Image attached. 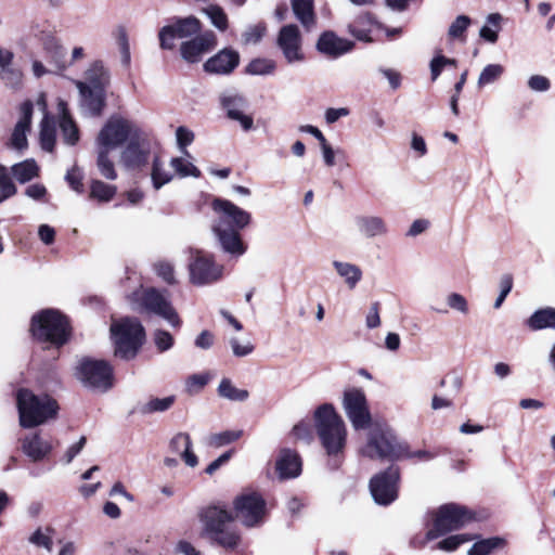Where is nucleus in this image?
I'll return each mask as SVG.
<instances>
[{"mask_svg":"<svg viewBox=\"0 0 555 555\" xmlns=\"http://www.w3.org/2000/svg\"><path fill=\"white\" fill-rule=\"evenodd\" d=\"M137 128L131 120L113 115L99 130L94 139V153L98 171L103 178L111 181L117 179L114 152L126 144Z\"/></svg>","mask_w":555,"mask_h":555,"instance_id":"obj_1","label":"nucleus"},{"mask_svg":"<svg viewBox=\"0 0 555 555\" xmlns=\"http://www.w3.org/2000/svg\"><path fill=\"white\" fill-rule=\"evenodd\" d=\"M314 427L326 455L338 465L347 446L348 429L343 417L331 403L318 406L313 413Z\"/></svg>","mask_w":555,"mask_h":555,"instance_id":"obj_2","label":"nucleus"},{"mask_svg":"<svg viewBox=\"0 0 555 555\" xmlns=\"http://www.w3.org/2000/svg\"><path fill=\"white\" fill-rule=\"evenodd\" d=\"M20 425L34 428L56 417L57 402L46 393H35L30 389L20 388L15 393Z\"/></svg>","mask_w":555,"mask_h":555,"instance_id":"obj_3","label":"nucleus"},{"mask_svg":"<svg viewBox=\"0 0 555 555\" xmlns=\"http://www.w3.org/2000/svg\"><path fill=\"white\" fill-rule=\"evenodd\" d=\"M366 429L365 441L359 449L361 456L378 461H395L403 456L404 446L386 424L374 422Z\"/></svg>","mask_w":555,"mask_h":555,"instance_id":"obj_4","label":"nucleus"},{"mask_svg":"<svg viewBox=\"0 0 555 555\" xmlns=\"http://www.w3.org/2000/svg\"><path fill=\"white\" fill-rule=\"evenodd\" d=\"M202 534L219 545L234 548L240 542V535L229 527L233 517L229 511L218 505H210L198 512Z\"/></svg>","mask_w":555,"mask_h":555,"instance_id":"obj_5","label":"nucleus"},{"mask_svg":"<svg viewBox=\"0 0 555 555\" xmlns=\"http://www.w3.org/2000/svg\"><path fill=\"white\" fill-rule=\"evenodd\" d=\"M109 332L114 353L124 360L133 359L145 339L144 327L133 318L113 321Z\"/></svg>","mask_w":555,"mask_h":555,"instance_id":"obj_6","label":"nucleus"},{"mask_svg":"<svg viewBox=\"0 0 555 555\" xmlns=\"http://www.w3.org/2000/svg\"><path fill=\"white\" fill-rule=\"evenodd\" d=\"M30 330L37 340L54 347L63 346L70 332L67 319L54 309H44L34 314Z\"/></svg>","mask_w":555,"mask_h":555,"instance_id":"obj_7","label":"nucleus"},{"mask_svg":"<svg viewBox=\"0 0 555 555\" xmlns=\"http://www.w3.org/2000/svg\"><path fill=\"white\" fill-rule=\"evenodd\" d=\"M429 515L431 527L426 532V542L459 530L475 519V514L470 509L455 503L443 504L431 511Z\"/></svg>","mask_w":555,"mask_h":555,"instance_id":"obj_8","label":"nucleus"},{"mask_svg":"<svg viewBox=\"0 0 555 555\" xmlns=\"http://www.w3.org/2000/svg\"><path fill=\"white\" fill-rule=\"evenodd\" d=\"M344 412L354 430L366 429L373 422L366 395L363 389L350 387L341 398Z\"/></svg>","mask_w":555,"mask_h":555,"instance_id":"obj_9","label":"nucleus"},{"mask_svg":"<svg viewBox=\"0 0 555 555\" xmlns=\"http://www.w3.org/2000/svg\"><path fill=\"white\" fill-rule=\"evenodd\" d=\"M76 376L86 387L100 392L113 386L112 366L103 360L82 359L76 366Z\"/></svg>","mask_w":555,"mask_h":555,"instance_id":"obj_10","label":"nucleus"},{"mask_svg":"<svg viewBox=\"0 0 555 555\" xmlns=\"http://www.w3.org/2000/svg\"><path fill=\"white\" fill-rule=\"evenodd\" d=\"M151 156V141L138 127L119 153V163L127 170L144 167Z\"/></svg>","mask_w":555,"mask_h":555,"instance_id":"obj_11","label":"nucleus"},{"mask_svg":"<svg viewBox=\"0 0 555 555\" xmlns=\"http://www.w3.org/2000/svg\"><path fill=\"white\" fill-rule=\"evenodd\" d=\"M224 267L212 255L196 250L189 263L190 282L196 286L217 283L223 276Z\"/></svg>","mask_w":555,"mask_h":555,"instance_id":"obj_12","label":"nucleus"},{"mask_svg":"<svg viewBox=\"0 0 555 555\" xmlns=\"http://www.w3.org/2000/svg\"><path fill=\"white\" fill-rule=\"evenodd\" d=\"M235 517L246 527H257L264 521L266 501L255 491L237 495L233 502Z\"/></svg>","mask_w":555,"mask_h":555,"instance_id":"obj_13","label":"nucleus"},{"mask_svg":"<svg viewBox=\"0 0 555 555\" xmlns=\"http://www.w3.org/2000/svg\"><path fill=\"white\" fill-rule=\"evenodd\" d=\"M141 306L145 311L167 321L172 327L181 326V320L172 307L167 292H160L154 287L145 289L141 296Z\"/></svg>","mask_w":555,"mask_h":555,"instance_id":"obj_14","label":"nucleus"},{"mask_svg":"<svg viewBox=\"0 0 555 555\" xmlns=\"http://www.w3.org/2000/svg\"><path fill=\"white\" fill-rule=\"evenodd\" d=\"M218 220L214 225L227 227L229 229H245L251 222V215L234 203L224 198H215L211 203Z\"/></svg>","mask_w":555,"mask_h":555,"instance_id":"obj_15","label":"nucleus"},{"mask_svg":"<svg viewBox=\"0 0 555 555\" xmlns=\"http://www.w3.org/2000/svg\"><path fill=\"white\" fill-rule=\"evenodd\" d=\"M275 43L288 64L300 63L305 60L302 36L296 24H287L281 27Z\"/></svg>","mask_w":555,"mask_h":555,"instance_id":"obj_16","label":"nucleus"},{"mask_svg":"<svg viewBox=\"0 0 555 555\" xmlns=\"http://www.w3.org/2000/svg\"><path fill=\"white\" fill-rule=\"evenodd\" d=\"M399 470L390 466L386 472L374 476L370 482V490L377 504L388 505L397 499Z\"/></svg>","mask_w":555,"mask_h":555,"instance_id":"obj_17","label":"nucleus"},{"mask_svg":"<svg viewBox=\"0 0 555 555\" xmlns=\"http://www.w3.org/2000/svg\"><path fill=\"white\" fill-rule=\"evenodd\" d=\"M201 22L194 16L177 18L171 25L164 26L159 30V42L162 49L171 50L175 47L176 38H188L198 34Z\"/></svg>","mask_w":555,"mask_h":555,"instance_id":"obj_18","label":"nucleus"},{"mask_svg":"<svg viewBox=\"0 0 555 555\" xmlns=\"http://www.w3.org/2000/svg\"><path fill=\"white\" fill-rule=\"evenodd\" d=\"M220 105L225 111L228 118L240 122L245 131L253 128L251 116L245 114L248 106L247 100L234 91H225L220 94Z\"/></svg>","mask_w":555,"mask_h":555,"instance_id":"obj_19","label":"nucleus"},{"mask_svg":"<svg viewBox=\"0 0 555 555\" xmlns=\"http://www.w3.org/2000/svg\"><path fill=\"white\" fill-rule=\"evenodd\" d=\"M217 44L212 31H206L195 38L185 41L180 47L181 56L189 63H197L202 56L212 50Z\"/></svg>","mask_w":555,"mask_h":555,"instance_id":"obj_20","label":"nucleus"},{"mask_svg":"<svg viewBox=\"0 0 555 555\" xmlns=\"http://www.w3.org/2000/svg\"><path fill=\"white\" fill-rule=\"evenodd\" d=\"M80 95V107L90 116H99L105 106V90L101 87L90 88L80 80L75 81Z\"/></svg>","mask_w":555,"mask_h":555,"instance_id":"obj_21","label":"nucleus"},{"mask_svg":"<svg viewBox=\"0 0 555 555\" xmlns=\"http://www.w3.org/2000/svg\"><path fill=\"white\" fill-rule=\"evenodd\" d=\"M354 224L358 233L366 240L386 237L389 234L388 222L378 215H359L354 218Z\"/></svg>","mask_w":555,"mask_h":555,"instance_id":"obj_22","label":"nucleus"},{"mask_svg":"<svg viewBox=\"0 0 555 555\" xmlns=\"http://www.w3.org/2000/svg\"><path fill=\"white\" fill-rule=\"evenodd\" d=\"M241 229H229L221 225H212V232L220 244L221 249L234 257H240L246 253L244 244L238 231Z\"/></svg>","mask_w":555,"mask_h":555,"instance_id":"obj_23","label":"nucleus"},{"mask_svg":"<svg viewBox=\"0 0 555 555\" xmlns=\"http://www.w3.org/2000/svg\"><path fill=\"white\" fill-rule=\"evenodd\" d=\"M33 103L26 101L20 106V118L11 135V145L16 150H25L28 145L27 133L30 131Z\"/></svg>","mask_w":555,"mask_h":555,"instance_id":"obj_24","label":"nucleus"},{"mask_svg":"<svg viewBox=\"0 0 555 555\" xmlns=\"http://www.w3.org/2000/svg\"><path fill=\"white\" fill-rule=\"evenodd\" d=\"M53 448L52 440L43 437L40 433L27 435L22 440V451L34 462L46 459L52 452Z\"/></svg>","mask_w":555,"mask_h":555,"instance_id":"obj_25","label":"nucleus"},{"mask_svg":"<svg viewBox=\"0 0 555 555\" xmlns=\"http://www.w3.org/2000/svg\"><path fill=\"white\" fill-rule=\"evenodd\" d=\"M353 46L352 41L340 38L333 31H324L317 42V49L331 57H338L351 51Z\"/></svg>","mask_w":555,"mask_h":555,"instance_id":"obj_26","label":"nucleus"},{"mask_svg":"<svg viewBox=\"0 0 555 555\" xmlns=\"http://www.w3.org/2000/svg\"><path fill=\"white\" fill-rule=\"evenodd\" d=\"M238 62L240 55L236 51L223 49L205 62L204 69L211 74H230L238 65Z\"/></svg>","mask_w":555,"mask_h":555,"instance_id":"obj_27","label":"nucleus"},{"mask_svg":"<svg viewBox=\"0 0 555 555\" xmlns=\"http://www.w3.org/2000/svg\"><path fill=\"white\" fill-rule=\"evenodd\" d=\"M170 452L179 455L189 467H196L198 459L192 451V439L186 433H177L169 441Z\"/></svg>","mask_w":555,"mask_h":555,"instance_id":"obj_28","label":"nucleus"},{"mask_svg":"<svg viewBox=\"0 0 555 555\" xmlns=\"http://www.w3.org/2000/svg\"><path fill=\"white\" fill-rule=\"evenodd\" d=\"M275 466L281 479L295 478L301 473V460L299 455L288 449H284L280 452Z\"/></svg>","mask_w":555,"mask_h":555,"instance_id":"obj_29","label":"nucleus"},{"mask_svg":"<svg viewBox=\"0 0 555 555\" xmlns=\"http://www.w3.org/2000/svg\"><path fill=\"white\" fill-rule=\"evenodd\" d=\"M57 111L60 115L59 126L64 142L67 145H75L79 141V129L68 113L67 104L63 100L59 101Z\"/></svg>","mask_w":555,"mask_h":555,"instance_id":"obj_30","label":"nucleus"},{"mask_svg":"<svg viewBox=\"0 0 555 555\" xmlns=\"http://www.w3.org/2000/svg\"><path fill=\"white\" fill-rule=\"evenodd\" d=\"M296 20L307 30L311 31L317 25L313 0H291Z\"/></svg>","mask_w":555,"mask_h":555,"instance_id":"obj_31","label":"nucleus"},{"mask_svg":"<svg viewBox=\"0 0 555 555\" xmlns=\"http://www.w3.org/2000/svg\"><path fill=\"white\" fill-rule=\"evenodd\" d=\"M14 53L0 46V79L8 86H16L22 78V72L13 67Z\"/></svg>","mask_w":555,"mask_h":555,"instance_id":"obj_32","label":"nucleus"},{"mask_svg":"<svg viewBox=\"0 0 555 555\" xmlns=\"http://www.w3.org/2000/svg\"><path fill=\"white\" fill-rule=\"evenodd\" d=\"M377 24L372 14L363 13L348 25V33L360 41L371 42L372 27Z\"/></svg>","mask_w":555,"mask_h":555,"instance_id":"obj_33","label":"nucleus"},{"mask_svg":"<svg viewBox=\"0 0 555 555\" xmlns=\"http://www.w3.org/2000/svg\"><path fill=\"white\" fill-rule=\"evenodd\" d=\"M332 266L350 289H353L362 279V270L354 263L334 260Z\"/></svg>","mask_w":555,"mask_h":555,"instance_id":"obj_34","label":"nucleus"},{"mask_svg":"<svg viewBox=\"0 0 555 555\" xmlns=\"http://www.w3.org/2000/svg\"><path fill=\"white\" fill-rule=\"evenodd\" d=\"M474 544L467 551V555H490L492 552L502 550L506 545V540L502 537H490L480 539L477 534Z\"/></svg>","mask_w":555,"mask_h":555,"instance_id":"obj_35","label":"nucleus"},{"mask_svg":"<svg viewBox=\"0 0 555 555\" xmlns=\"http://www.w3.org/2000/svg\"><path fill=\"white\" fill-rule=\"evenodd\" d=\"M527 325L532 331H540L544 328L555 330V308L546 307L537 310L527 320Z\"/></svg>","mask_w":555,"mask_h":555,"instance_id":"obj_36","label":"nucleus"},{"mask_svg":"<svg viewBox=\"0 0 555 555\" xmlns=\"http://www.w3.org/2000/svg\"><path fill=\"white\" fill-rule=\"evenodd\" d=\"M38 39L40 40L47 55L52 61H54L55 63H60L65 57V48L61 44L60 40L51 33L41 31L38 36Z\"/></svg>","mask_w":555,"mask_h":555,"instance_id":"obj_37","label":"nucleus"},{"mask_svg":"<svg viewBox=\"0 0 555 555\" xmlns=\"http://www.w3.org/2000/svg\"><path fill=\"white\" fill-rule=\"evenodd\" d=\"M39 140L41 149L53 152L55 145V127L53 118L46 114L40 122Z\"/></svg>","mask_w":555,"mask_h":555,"instance_id":"obj_38","label":"nucleus"},{"mask_svg":"<svg viewBox=\"0 0 555 555\" xmlns=\"http://www.w3.org/2000/svg\"><path fill=\"white\" fill-rule=\"evenodd\" d=\"M11 172L20 183H26L39 176V167L34 159H26L13 165Z\"/></svg>","mask_w":555,"mask_h":555,"instance_id":"obj_39","label":"nucleus"},{"mask_svg":"<svg viewBox=\"0 0 555 555\" xmlns=\"http://www.w3.org/2000/svg\"><path fill=\"white\" fill-rule=\"evenodd\" d=\"M85 79V82L88 83V87L90 88L101 87L105 89L108 81V75L104 66L101 63L95 62L86 70Z\"/></svg>","mask_w":555,"mask_h":555,"instance_id":"obj_40","label":"nucleus"},{"mask_svg":"<svg viewBox=\"0 0 555 555\" xmlns=\"http://www.w3.org/2000/svg\"><path fill=\"white\" fill-rule=\"evenodd\" d=\"M116 191L115 185L107 184L101 180H92L90 183L89 197L100 203H106L113 199Z\"/></svg>","mask_w":555,"mask_h":555,"instance_id":"obj_41","label":"nucleus"},{"mask_svg":"<svg viewBox=\"0 0 555 555\" xmlns=\"http://www.w3.org/2000/svg\"><path fill=\"white\" fill-rule=\"evenodd\" d=\"M151 178L154 189L159 190L162 186H164L165 184L169 183L172 180L173 175L170 170L166 168L165 164L160 160V158L155 157L153 159Z\"/></svg>","mask_w":555,"mask_h":555,"instance_id":"obj_42","label":"nucleus"},{"mask_svg":"<svg viewBox=\"0 0 555 555\" xmlns=\"http://www.w3.org/2000/svg\"><path fill=\"white\" fill-rule=\"evenodd\" d=\"M218 393L222 398L240 402L247 400L249 397V392L246 389L236 388L229 378L221 379Z\"/></svg>","mask_w":555,"mask_h":555,"instance_id":"obj_43","label":"nucleus"},{"mask_svg":"<svg viewBox=\"0 0 555 555\" xmlns=\"http://www.w3.org/2000/svg\"><path fill=\"white\" fill-rule=\"evenodd\" d=\"M476 538L477 537L472 533H459V534L449 535V537L442 539L441 541H439L435 545L434 548L444 551V552H453V551L457 550L462 544L470 542V541L475 540Z\"/></svg>","mask_w":555,"mask_h":555,"instance_id":"obj_44","label":"nucleus"},{"mask_svg":"<svg viewBox=\"0 0 555 555\" xmlns=\"http://www.w3.org/2000/svg\"><path fill=\"white\" fill-rule=\"evenodd\" d=\"M502 16L499 13L489 14L487 17V25L482 26L480 29V37L488 42L494 43L498 40V33L500 29V22Z\"/></svg>","mask_w":555,"mask_h":555,"instance_id":"obj_45","label":"nucleus"},{"mask_svg":"<svg viewBox=\"0 0 555 555\" xmlns=\"http://www.w3.org/2000/svg\"><path fill=\"white\" fill-rule=\"evenodd\" d=\"M170 166L177 172V175L181 178L185 177H194L198 178L201 176L199 169L193 165L190 160L183 157H175L170 160Z\"/></svg>","mask_w":555,"mask_h":555,"instance_id":"obj_46","label":"nucleus"},{"mask_svg":"<svg viewBox=\"0 0 555 555\" xmlns=\"http://www.w3.org/2000/svg\"><path fill=\"white\" fill-rule=\"evenodd\" d=\"M276 64L271 59L257 57L246 66V73L250 75H269L275 70Z\"/></svg>","mask_w":555,"mask_h":555,"instance_id":"obj_47","label":"nucleus"},{"mask_svg":"<svg viewBox=\"0 0 555 555\" xmlns=\"http://www.w3.org/2000/svg\"><path fill=\"white\" fill-rule=\"evenodd\" d=\"M504 73V67L500 64H489L480 73L477 85L483 88L488 85L494 83L501 78Z\"/></svg>","mask_w":555,"mask_h":555,"instance_id":"obj_48","label":"nucleus"},{"mask_svg":"<svg viewBox=\"0 0 555 555\" xmlns=\"http://www.w3.org/2000/svg\"><path fill=\"white\" fill-rule=\"evenodd\" d=\"M203 12L210 18L212 25L220 30H225L228 27V17L223 9L216 4H210L203 9Z\"/></svg>","mask_w":555,"mask_h":555,"instance_id":"obj_49","label":"nucleus"},{"mask_svg":"<svg viewBox=\"0 0 555 555\" xmlns=\"http://www.w3.org/2000/svg\"><path fill=\"white\" fill-rule=\"evenodd\" d=\"M175 396L164 398H152L142 408L144 413L165 412L175 403Z\"/></svg>","mask_w":555,"mask_h":555,"instance_id":"obj_50","label":"nucleus"},{"mask_svg":"<svg viewBox=\"0 0 555 555\" xmlns=\"http://www.w3.org/2000/svg\"><path fill=\"white\" fill-rule=\"evenodd\" d=\"M242 436L243 430H225L211 435L208 439V443L211 447L220 448L238 440Z\"/></svg>","mask_w":555,"mask_h":555,"instance_id":"obj_51","label":"nucleus"},{"mask_svg":"<svg viewBox=\"0 0 555 555\" xmlns=\"http://www.w3.org/2000/svg\"><path fill=\"white\" fill-rule=\"evenodd\" d=\"M447 306L463 315L468 314L469 305L467 299L460 293L451 292L446 296Z\"/></svg>","mask_w":555,"mask_h":555,"instance_id":"obj_52","label":"nucleus"},{"mask_svg":"<svg viewBox=\"0 0 555 555\" xmlns=\"http://www.w3.org/2000/svg\"><path fill=\"white\" fill-rule=\"evenodd\" d=\"M211 375L208 372L192 374L185 379V390L189 393L201 391L210 380Z\"/></svg>","mask_w":555,"mask_h":555,"instance_id":"obj_53","label":"nucleus"},{"mask_svg":"<svg viewBox=\"0 0 555 555\" xmlns=\"http://www.w3.org/2000/svg\"><path fill=\"white\" fill-rule=\"evenodd\" d=\"M53 534L54 530L50 527H47L44 530L39 528L30 535L29 542L51 551Z\"/></svg>","mask_w":555,"mask_h":555,"instance_id":"obj_54","label":"nucleus"},{"mask_svg":"<svg viewBox=\"0 0 555 555\" xmlns=\"http://www.w3.org/2000/svg\"><path fill=\"white\" fill-rule=\"evenodd\" d=\"M470 23L467 15H459L450 25L448 36L452 39H462Z\"/></svg>","mask_w":555,"mask_h":555,"instance_id":"obj_55","label":"nucleus"},{"mask_svg":"<svg viewBox=\"0 0 555 555\" xmlns=\"http://www.w3.org/2000/svg\"><path fill=\"white\" fill-rule=\"evenodd\" d=\"M267 33V25L264 23H258L249 26L243 34V41L245 44H256Z\"/></svg>","mask_w":555,"mask_h":555,"instance_id":"obj_56","label":"nucleus"},{"mask_svg":"<svg viewBox=\"0 0 555 555\" xmlns=\"http://www.w3.org/2000/svg\"><path fill=\"white\" fill-rule=\"evenodd\" d=\"M153 341L159 352L169 350L175 344L172 335L165 330H156L153 333Z\"/></svg>","mask_w":555,"mask_h":555,"instance_id":"obj_57","label":"nucleus"},{"mask_svg":"<svg viewBox=\"0 0 555 555\" xmlns=\"http://www.w3.org/2000/svg\"><path fill=\"white\" fill-rule=\"evenodd\" d=\"M17 189L9 176L8 168L0 165V193L12 197L16 194Z\"/></svg>","mask_w":555,"mask_h":555,"instance_id":"obj_58","label":"nucleus"},{"mask_svg":"<svg viewBox=\"0 0 555 555\" xmlns=\"http://www.w3.org/2000/svg\"><path fill=\"white\" fill-rule=\"evenodd\" d=\"M291 435L296 440L310 443V441L312 440L311 425L308 422L301 421L293 427Z\"/></svg>","mask_w":555,"mask_h":555,"instance_id":"obj_59","label":"nucleus"},{"mask_svg":"<svg viewBox=\"0 0 555 555\" xmlns=\"http://www.w3.org/2000/svg\"><path fill=\"white\" fill-rule=\"evenodd\" d=\"M154 270L166 283L173 284L176 282L173 266L170 262L159 260L154 264Z\"/></svg>","mask_w":555,"mask_h":555,"instance_id":"obj_60","label":"nucleus"},{"mask_svg":"<svg viewBox=\"0 0 555 555\" xmlns=\"http://www.w3.org/2000/svg\"><path fill=\"white\" fill-rule=\"evenodd\" d=\"M513 288V276L512 274H503L500 279V295L498 296L496 300L494 301V308L499 309L502 304L504 302L506 296L509 294V292Z\"/></svg>","mask_w":555,"mask_h":555,"instance_id":"obj_61","label":"nucleus"},{"mask_svg":"<svg viewBox=\"0 0 555 555\" xmlns=\"http://www.w3.org/2000/svg\"><path fill=\"white\" fill-rule=\"evenodd\" d=\"M177 144L183 154H188L186 146L194 140V133L186 127L180 126L176 130Z\"/></svg>","mask_w":555,"mask_h":555,"instance_id":"obj_62","label":"nucleus"},{"mask_svg":"<svg viewBox=\"0 0 555 555\" xmlns=\"http://www.w3.org/2000/svg\"><path fill=\"white\" fill-rule=\"evenodd\" d=\"M65 180L74 191L77 193H82V173L78 167L74 166L70 168L65 176Z\"/></svg>","mask_w":555,"mask_h":555,"instance_id":"obj_63","label":"nucleus"},{"mask_svg":"<svg viewBox=\"0 0 555 555\" xmlns=\"http://www.w3.org/2000/svg\"><path fill=\"white\" fill-rule=\"evenodd\" d=\"M528 87L534 92H546L551 88V81L543 75H532L528 79Z\"/></svg>","mask_w":555,"mask_h":555,"instance_id":"obj_64","label":"nucleus"}]
</instances>
